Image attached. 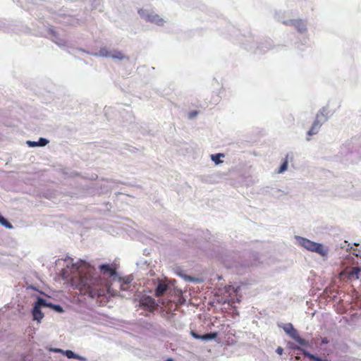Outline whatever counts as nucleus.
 <instances>
[{
	"mask_svg": "<svg viewBox=\"0 0 361 361\" xmlns=\"http://www.w3.org/2000/svg\"><path fill=\"white\" fill-rule=\"evenodd\" d=\"M73 287L78 289L81 294L88 295L94 298L111 292L109 282L101 276H93L90 274H78L71 279Z\"/></svg>",
	"mask_w": 361,
	"mask_h": 361,
	"instance_id": "obj_1",
	"label": "nucleus"
},
{
	"mask_svg": "<svg viewBox=\"0 0 361 361\" xmlns=\"http://www.w3.org/2000/svg\"><path fill=\"white\" fill-rule=\"evenodd\" d=\"M298 240L300 245L309 251L316 252L324 257L328 255L329 249L321 243H315L302 237H298Z\"/></svg>",
	"mask_w": 361,
	"mask_h": 361,
	"instance_id": "obj_2",
	"label": "nucleus"
},
{
	"mask_svg": "<svg viewBox=\"0 0 361 361\" xmlns=\"http://www.w3.org/2000/svg\"><path fill=\"white\" fill-rule=\"evenodd\" d=\"M283 329L287 334H288L293 339H294L300 345L304 346H309V342L300 336L298 331L293 327L292 324L289 323L285 324Z\"/></svg>",
	"mask_w": 361,
	"mask_h": 361,
	"instance_id": "obj_3",
	"label": "nucleus"
},
{
	"mask_svg": "<svg viewBox=\"0 0 361 361\" xmlns=\"http://www.w3.org/2000/svg\"><path fill=\"white\" fill-rule=\"evenodd\" d=\"M99 270L104 276H107L110 278L114 277V280L118 277L116 269L112 264H102L99 266Z\"/></svg>",
	"mask_w": 361,
	"mask_h": 361,
	"instance_id": "obj_4",
	"label": "nucleus"
},
{
	"mask_svg": "<svg viewBox=\"0 0 361 361\" xmlns=\"http://www.w3.org/2000/svg\"><path fill=\"white\" fill-rule=\"evenodd\" d=\"M39 306H48V305L46 303V301L44 299L39 298L37 302V305L34 307L32 311L33 318L35 320L40 322V320L43 318L44 314L40 310Z\"/></svg>",
	"mask_w": 361,
	"mask_h": 361,
	"instance_id": "obj_5",
	"label": "nucleus"
},
{
	"mask_svg": "<svg viewBox=\"0 0 361 361\" xmlns=\"http://www.w3.org/2000/svg\"><path fill=\"white\" fill-rule=\"evenodd\" d=\"M140 305L144 307L146 310L152 312L155 310L156 302L154 299L152 297L147 296L141 300Z\"/></svg>",
	"mask_w": 361,
	"mask_h": 361,
	"instance_id": "obj_6",
	"label": "nucleus"
},
{
	"mask_svg": "<svg viewBox=\"0 0 361 361\" xmlns=\"http://www.w3.org/2000/svg\"><path fill=\"white\" fill-rule=\"evenodd\" d=\"M100 54L104 56H109L113 59H116L119 60H122L125 59V55L120 51L114 50L112 51H109L106 49H102L100 50Z\"/></svg>",
	"mask_w": 361,
	"mask_h": 361,
	"instance_id": "obj_7",
	"label": "nucleus"
},
{
	"mask_svg": "<svg viewBox=\"0 0 361 361\" xmlns=\"http://www.w3.org/2000/svg\"><path fill=\"white\" fill-rule=\"evenodd\" d=\"M190 334L193 338H195L196 339H201V340H204V341L214 339L218 336L217 332H212V333L206 334L204 335H199L194 331H191Z\"/></svg>",
	"mask_w": 361,
	"mask_h": 361,
	"instance_id": "obj_8",
	"label": "nucleus"
},
{
	"mask_svg": "<svg viewBox=\"0 0 361 361\" xmlns=\"http://www.w3.org/2000/svg\"><path fill=\"white\" fill-rule=\"evenodd\" d=\"M146 20L148 22L154 23L157 25H163L164 23V20L162 18H161L158 14L151 13L147 15Z\"/></svg>",
	"mask_w": 361,
	"mask_h": 361,
	"instance_id": "obj_9",
	"label": "nucleus"
},
{
	"mask_svg": "<svg viewBox=\"0 0 361 361\" xmlns=\"http://www.w3.org/2000/svg\"><path fill=\"white\" fill-rule=\"evenodd\" d=\"M293 348H294L295 350H298L301 351V352H302V355H303L305 357H307V358H309V359H310V360H314V361H330V360H327V359H324V360H323V359H322V358H320V357H317V356H316V355H313V354H311V353H309L308 351H307V350H304L303 348H300V347H299V346H295V347H294Z\"/></svg>",
	"mask_w": 361,
	"mask_h": 361,
	"instance_id": "obj_10",
	"label": "nucleus"
},
{
	"mask_svg": "<svg viewBox=\"0 0 361 361\" xmlns=\"http://www.w3.org/2000/svg\"><path fill=\"white\" fill-rule=\"evenodd\" d=\"M117 278H118V281L120 283L121 290H128L129 288V285L133 280L132 277L130 276H128L125 278H122V277H117Z\"/></svg>",
	"mask_w": 361,
	"mask_h": 361,
	"instance_id": "obj_11",
	"label": "nucleus"
},
{
	"mask_svg": "<svg viewBox=\"0 0 361 361\" xmlns=\"http://www.w3.org/2000/svg\"><path fill=\"white\" fill-rule=\"evenodd\" d=\"M360 271L361 269L358 267H351L349 270L346 271L348 279L350 280L358 279Z\"/></svg>",
	"mask_w": 361,
	"mask_h": 361,
	"instance_id": "obj_12",
	"label": "nucleus"
},
{
	"mask_svg": "<svg viewBox=\"0 0 361 361\" xmlns=\"http://www.w3.org/2000/svg\"><path fill=\"white\" fill-rule=\"evenodd\" d=\"M169 286L164 282H159L155 289V296L159 298L162 296L168 290Z\"/></svg>",
	"mask_w": 361,
	"mask_h": 361,
	"instance_id": "obj_13",
	"label": "nucleus"
},
{
	"mask_svg": "<svg viewBox=\"0 0 361 361\" xmlns=\"http://www.w3.org/2000/svg\"><path fill=\"white\" fill-rule=\"evenodd\" d=\"M317 118L318 116H317V119L314 121L312 127L307 133L308 135L310 136L317 134L322 126V123L318 121Z\"/></svg>",
	"mask_w": 361,
	"mask_h": 361,
	"instance_id": "obj_14",
	"label": "nucleus"
},
{
	"mask_svg": "<svg viewBox=\"0 0 361 361\" xmlns=\"http://www.w3.org/2000/svg\"><path fill=\"white\" fill-rule=\"evenodd\" d=\"M48 142H49V141L47 139L43 138V137L39 138V140L37 142H34V141H27V145L30 147H37V146L43 147V146H45Z\"/></svg>",
	"mask_w": 361,
	"mask_h": 361,
	"instance_id": "obj_15",
	"label": "nucleus"
},
{
	"mask_svg": "<svg viewBox=\"0 0 361 361\" xmlns=\"http://www.w3.org/2000/svg\"><path fill=\"white\" fill-rule=\"evenodd\" d=\"M224 157V154L219 153V154H212L211 156V159L213 161L215 162L216 164H219L222 163V161L220 159V157Z\"/></svg>",
	"mask_w": 361,
	"mask_h": 361,
	"instance_id": "obj_16",
	"label": "nucleus"
},
{
	"mask_svg": "<svg viewBox=\"0 0 361 361\" xmlns=\"http://www.w3.org/2000/svg\"><path fill=\"white\" fill-rule=\"evenodd\" d=\"M288 159H287V157L286 158V159L284 160L283 163L282 164V165L280 166L279 171H278V173H281L283 172H284L287 168H288Z\"/></svg>",
	"mask_w": 361,
	"mask_h": 361,
	"instance_id": "obj_17",
	"label": "nucleus"
},
{
	"mask_svg": "<svg viewBox=\"0 0 361 361\" xmlns=\"http://www.w3.org/2000/svg\"><path fill=\"white\" fill-rule=\"evenodd\" d=\"M68 358H78V356L75 354L74 352L70 350H67L63 352Z\"/></svg>",
	"mask_w": 361,
	"mask_h": 361,
	"instance_id": "obj_18",
	"label": "nucleus"
},
{
	"mask_svg": "<svg viewBox=\"0 0 361 361\" xmlns=\"http://www.w3.org/2000/svg\"><path fill=\"white\" fill-rule=\"evenodd\" d=\"M198 114V111H192L188 113V118L192 119L195 118Z\"/></svg>",
	"mask_w": 361,
	"mask_h": 361,
	"instance_id": "obj_19",
	"label": "nucleus"
},
{
	"mask_svg": "<svg viewBox=\"0 0 361 361\" xmlns=\"http://www.w3.org/2000/svg\"><path fill=\"white\" fill-rule=\"evenodd\" d=\"M276 353L279 354V355H282L283 353V349L281 348V347H279L277 349H276Z\"/></svg>",
	"mask_w": 361,
	"mask_h": 361,
	"instance_id": "obj_20",
	"label": "nucleus"
},
{
	"mask_svg": "<svg viewBox=\"0 0 361 361\" xmlns=\"http://www.w3.org/2000/svg\"><path fill=\"white\" fill-rule=\"evenodd\" d=\"M72 268L75 269L76 270H78L79 267L77 264L72 263Z\"/></svg>",
	"mask_w": 361,
	"mask_h": 361,
	"instance_id": "obj_21",
	"label": "nucleus"
},
{
	"mask_svg": "<svg viewBox=\"0 0 361 361\" xmlns=\"http://www.w3.org/2000/svg\"><path fill=\"white\" fill-rule=\"evenodd\" d=\"M55 309L59 310V311H61L62 310L61 307L60 306H59V305H56L55 306Z\"/></svg>",
	"mask_w": 361,
	"mask_h": 361,
	"instance_id": "obj_22",
	"label": "nucleus"
},
{
	"mask_svg": "<svg viewBox=\"0 0 361 361\" xmlns=\"http://www.w3.org/2000/svg\"><path fill=\"white\" fill-rule=\"evenodd\" d=\"M322 341L323 343H327L329 342L326 338H324Z\"/></svg>",
	"mask_w": 361,
	"mask_h": 361,
	"instance_id": "obj_23",
	"label": "nucleus"
},
{
	"mask_svg": "<svg viewBox=\"0 0 361 361\" xmlns=\"http://www.w3.org/2000/svg\"><path fill=\"white\" fill-rule=\"evenodd\" d=\"M165 361H173V360L172 358H169V359H167V360H165Z\"/></svg>",
	"mask_w": 361,
	"mask_h": 361,
	"instance_id": "obj_24",
	"label": "nucleus"
}]
</instances>
